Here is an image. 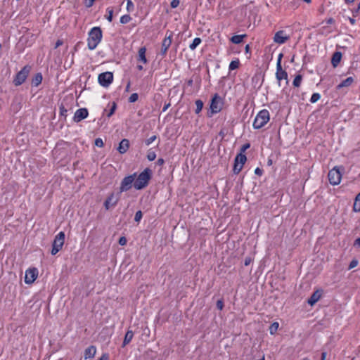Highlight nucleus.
Returning a JSON list of instances; mask_svg holds the SVG:
<instances>
[{"label": "nucleus", "instance_id": "60", "mask_svg": "<svg viewBox=\"0 0 360 360\" xmlns=\"http://www.w3.org/2000/svg\"><path fill=\"white\" fill-rule=\"evenodd\" d=\"M359 10H360V9H358V8H357L356 9H355V10H354V11H353V16H354V17H355V16H356V15H357V14H358V13H359Z\"/></svg>", "mask_w": 360, "mask_h": 360}, {"label": "nucleus", "instance_id": "53", "mask_svg": "<svg viewBox=\"0 0 360 360\" xmlns=\"http://www.w3.org/2000/svg\"><path fill=\"white\" fill-rule=\"evenodd\" d=\"M283 57V54L282 53H281L279 55H278V60H277V63H276V65L279 64L280 63V65H281V60H282V58Z\"/></svg>", "mask_w": 360, "mask_h": 360}, {"label": "nucleus", "instance_id": "29", "mask_svg": "<svg viewBox=\"0 0 360 360\" xmlns=\"http://www.w3.org/2000/svg\"><path fill=\"white\" fill-rule=\"evenodd\" d=\"M240 65L239 60H232L231 63L229 64V70H234L237 68H238Z\"/></svg>", "mask_w": 360, "mask_h": 360}, {"label": "nucleus", "instance_id": "50", "mask_svg": "<svg viewBox=\"0 0 360 360\" xmlns=\"http://www.w3.org/2000/svg\"><path fill=\"white\" fill-rule=\"evenodd\" d=\"M354 246L356 248L360 247V237L357 238L354 242Z\"/></svg>", "mask_w": 360, "mask_h": 360}, {"label": "nucleus", "instance_id": "16", "mask_svg": "<svg viewBox=\"0 0 360 360\" xmlns=\"http://www.w3.org/2000/svg\"><path fill=\"white\" fill-rule=\"evenodd\" d=\"M96 353V347L94 345H91L84 352V359L94 358Z\"/></svg>", "mask_w": 360, "mask_h": 360}, {"label": "nucleus", "instance_id": "14", "mask_svg": "<svg viewBox=\"0 0 360 360\" xmlns=\"http://www.w3.org/2000/svg\"><path fill=\"white\" fill-rule=\"evenodd\" d=\"M289 36L285 35V32L283 30H279L277 32H276L274 41V42L282 44H284L286 41L289 39Z\"/></svg>", "mask_w": 360, "mask_h": 360}, {"label": "nucleus", "instance_id": "36", "mask_svg": "<svg viewBox=\"0 0 360 360\" xmlns=\"http://www.w3.org/2000/svg\"><path fill=\"white\" fill-rule=\"evenodd\" d=\"M143 217V213L141 210H139L136 212L135 217H134V221L136 222H139Z\"/></svg>", "mask_w": 360, "mask_h": 360}, {"label": "nucleus", "instance_id": "55", "mask_svg": "<svg viewBox=\"0 0 360 360\" xmlns=\"http://www.w3.org/2000/svg\"><path fill=\"white\" fill-rule=\"evenodd\" d=\"M327 356V352H322L321 355V360H326Z\"/></svg>", "mask_w": 360, "mask_h": 360}, {"label": "nucleus", "instance_id": "20", "mask_svg": "<svg viewBox=\"0 0 360 360\" xmlns=\"http://www.w3.org/2000/svg\"><path fill=\"white\" fill-rule=\"evenodd\" d=\"M133 337H134V332L131 330H127L124 335V338L122 347H124L127 345H128L131 341Z\"/></svg>", "mask_w": 360, "mask_h": 360}, {"label": "nucleus", "instance_id": "44", "mask_svg": "<svg viewBox=\"0 0 360 360\" xmlns=\"http://www.w3.org/2000/svg\"><path fill=\"white\" fill-rule=\"evenodd\" d=\"M95 145L98 147H103V141L101 138H97L95 140Z\"/></svg>", "mask_w": 360, "mask_h": 360}, {"label": "nucleus", "instance_id": "35", "mask_svg": "<svg viewBox=\"0 0 360 360\" xmlns=\"http://www.w3.org/2000/svg\"><path fill=\"white\" fill-rule=\"evenodd\" d=\"M139 98V95L137 93L132 94L129 98V103H134L136 102Z\"/></svg>", "mask_w": 360, "mask_h": 360}, {"label": "nucleus", "instance_id": "47", "mask_svg": "<svg viewBox=\"0 0 360 360\" xmlns=\"http://www.w3.org/2000/svg\"><path fill=\"white\" fill-rule=\"evenodd\" d=\"M68 110L65 109V108L61 105L60 106V114L63 116H66V113H67Z\"/></svg>", "mask_w": 360, "mask_h": 360}, {"label": "nucleus", "instance_id": "12", "mask_svg": "<svg viewBox=\"0 0 360 360\" xmlns=\"http://www.w3.org/2000/svg\"><path fill=\"white\" fill-rule=\"evenodd\" d=\"M276 77L278 82L279 85L281 84V81L282 79H285L286 84H288V73L285 70H283L282 65H280V63L276 65Z\"/></svg>", "mask_w": 360, "mask_h": 360}, {"label": "nucleus", "instance_id": "62", "mask_svg": "<svg viewBox=\"0 0 360 360\" xmlns=\"http://www.w3.org/2000/svg\"><path fill=\"white\" fill-rule=\"evenodd\" d=\"M130 88V82H129L126 86V91H129Z\"/></svg>", "mask_w": 360, "mask_h": 360}, {"label": "nucleus", "instance_id": "58", "mask_svg": "<svg viewBox=\"0 0 360 360\" xmlns=\"http://www.w3.org/2000/svg\"><path fill=\"white\" fill-rule=\"evenodd\" d=\"M335 22V20L333 18H330L326 20L327 24H333Z\"/></svg>", "mask_w": 360, "mask_h": 360}, {"label": "nucleus", "instance_id": "51", "mask_svg": "<svg viewBox=\"0 0 360 360\" xmlns=\"http://www.w3.org/2000/svg\"><path fill=\"white\" fill-rule=\"evenodd\" d=\"M255 174H257L258 176H261L263 173V171L260 168L257 167L255 170Z\"/></svg>", "mask_w": 360, "mask_h": 360}, {"label": "nucleus", "instance_id": "2", "mask_svg": "<svg viewBox=\"0 0 360 360\" xmlns=\"http://www.w3.org/2000/svg\"><path fill=\"white\" fill-rule=\"evenodd\" d=\"M102 39V30L99 27H93L89 33L87 39L88 48L90 50H94L96 48Z\"/></svg>", "mask_w": 360, "mask_h": 360}, {"label": "nucleus", "instance_id": "7", "mask_svg": "<svg viewBox=\"0 0 360 360\" xmlns=\"http://www.w3.org/2000/svg\"><path fill=\"white\" fill-rule=\"evenodd\" d=\"M136 176V173L125 176L121 181L120 192L122 193L123 191H129L132 186H134Z\"/></svg>", "mask_w": 360, "mask_h": 360}, {"label": "nucleus", "instance_id": "61", "mask_svg": "<svg viewBox=\"0 0 360 360\" xmlns=\"http://www.w3.org/2000/svg\"><path fill=\"white\" fill-rule=\"evenodd\" d=\"M349 22H350V23L352 25H354L355 24L356 21H355V20L353 18H349Z\"/></svg>", "mask_w": 360, "mask_h": 360}, {"label": "nucleus", "instance_id": "57", "mask_svg": "<svg viewBox=\"0 0 360 360\" xmlns=\"http://www.w3.org/2000/svg\"><path fill=\"white\" fill-rule=\"evenodd\" d=\"M354 202H360V193L354 198Z\"/></svg>", "mask_w": 360, "mask_h": 360}, {"label": "nucleus", "instance_id": "3", "mask_svg": "<svg viewBox=\"0 0 360 360\" xmlns=\"http://www.w3.org/2000/svg\"><path fill=\"white\" fill-rule=\"evenodd\" d=\"M270 119L269 112L264 109L258 112L253 122V127L256 129L263 127Z\"/></svg>", "mask_w": 360, "mask_h": 360}, {"label": "nucleus", "instance_id": "10", "mask_svg": "<svg viewBox=\"0 0 360 360\" xmlns=\"http://www.w3.org/2000/svg\"><path fill=\"white\" fill-rule=\"evenodd\" d=\"M38 276V269L35 267L30 268L25 271V282L27 284L33 283Z\"/></svg>", "mask_w": 360, "mask_h": 360}, {"label": "nucleus", "instance_id": "24", "mask_svg": "<svg viewBox=\"0 0 360 360\" xmlns=\"http://www.w3.org/2000/svg\"><path fill=\"white\" fill-rule=\"evenodd\" d=\"M245 37H246V34L234 35L231 38V41L233 44H238L240 42H242L243 38Z\"/></svg>", "mask_w": 360, "mask_h": 360}, {"label": "nucleus", "instance_id": "6", "mask_svg": "<svg viewBox=\"0 0 360 360\" xmlns=\"http://www.w3.org/2000/svg\"><path fill=\"white\" fill-rule=\"evenodd\" d=\"M223 105V100L218 95V94H215L211 100L210 103V114H208V117H212L213 114H216L220 112L222 109Z\"/></svg>", "mask_w": 360, "mask_h": 360}, {"label": "nucleus", "instance_id": "48", "mask_svg": "<svg viewBox=\"0 0 360 360\" xmlns=\"http://www.w3.org/2000/svg\"><path fill=\"white\" fill-rule=\"evenodd\" d=\"M353 210L356 212H360V204H353Z\"/></svg>", "mask_w": 360, "mask_h": 360}, {"label": "nucleus", "instance_id": "30", "mask_svg": "<svg viewBox=\"0 0 360 360\" xmlns=\"http://www.w3.org/2000/svg\"><path fill=\"white\" fill-rule=\"evenodd\" d=\"M243 167L238 162L234 161L233 168V172L235 174H238L240 173V172L242 170Z\"/></svg>", "mask_w": 360, "mask_h": 360}, {"label": "nucleus", "instance_id": "22", "mask_svg": "<svg viewBox=\"0 0 360 360\" xmlns=\"http://www.w3.org/2000/svg\"><path fill=\"white\" fill-rule=\"evenodd\" d=\"M247 160L246 155L244 154H242L241 153H238L236 158L234 161L242 165L243 167L244 164L245 163Z\"/></svg>", "mask_w": 360, "mask_h": 360}, {"label": "nucleus", "instance_id": "15", "mask_svg": "<svg viewBox=\"0 0 360 360\" xmlns=\"http://www.w3.org/2000/svg\"><path fill=\"white\" fill-rule=\"evenodd\" d=\"M322 295V290H315L312 295L310 296V297L307 300V303L310 306L314 305L321 298Z\"/></svg>", "mask_w": 360, "mask_h": 360}, {"label": "nucleus", "instance_id": "4", "mask_svg": "<svg viewBox=\"0 0 360 360\" xmlns=\"http://www.w3.org/2000/svg\"><path fill=\"white\" fill-rule=\"evenodd\" d=\"M65 233L59 232L56 236L52 243L51 255H56L63 248L65 242Z\"/></svg>", "mask_w": 360, "mask_h": 360}, {"label": "nucleus", "instance_id": "31", "mask_svg": "<svg viewBox=\"0 0 360 360\" xmlns=\"http://www.w3.org/2000/svg\"><path fill=\"white\" fill-rule=\"evenodd\" d=\"M131 20V18L129 15H124L120 18V22L122 24H127Z\"/></svg>", "mask_w": 360, "mask_h": 360}, {"label": "nucleus", "instance_id": "49", "mask_svg": "<svg viewBox=\"0 0 360 360\" xmlns=\"http://www.w3.org/2000/svg\"><path fill=\"white\" fill-rule=\"evenodd\" d=\"M109 355L107 353H104L102 354V356L99 358L98 360H108Z\"/></svg>", "mask_w": 360, "mask_h": 360}, {"label": "nucleus", "instance_id": "63", "mask_svg": "<svg viewBox=\"0 0 360 360\" xmlns=\"http://www.w3.org/2000/svg\"><path fill=\"white\" fill-rule=\"evenodd\" d=\"M111 200H112V198H111V197H108V198L105 200V201L104 202L108 203V202H110V201Z\"/></svg>", "mask_w": 360, "mask_h": 360}, {"label": "nucleus", "instance_id": "25", "mask_svg": "<svg viewBox=\"0 0 360 360\" xmlns=\"http://www.w3.org/2000/svg\"><path fill=\"white\" fill-rule=\"evenodd\" d=\"M279 324L278 322H274L269 326V330L271 335H274L278 330Z\"/></svg>", "mask_w": 360, "mask_h": 360}, {"label": "nucleus", "instance_id": "33", "mask_svg": "<svg viewBox=\"0 0 360 360\" xmlns=\"http://www.w3.org/2000/svg\"><path fill=\"white\" fill-rule=\"evenodd\" d=\"M321 98V96L319 93H314L310 98L311 103H314L318 101Z\"/></svg>", "mask_w": 360, "mask_h": 360}, {"label": "nucleus", "instance_id": "54", "mask_svg": "<svg viewBox=\"0 0 360 360\" xmlns=\"http://www.w3.org/2000/svg\"><path fill=\"white\" fill-rule=\"evenodd\" d=\"M63 44V41L62 40L58 39L55 44V49H57L58 47L61 46Z\"/></svg>", "mask_w": 360, "mask_h": 360}, {"label": "nucleus", "instance_id": "56", "mask_svg": "<svg viewBox=\"0 0 360 360\" xmlns=\"http://www.w3.org/2000/svg\"><path fill=\"white\" fill-rule=\"evenodd\" d=\"M164 163H165V160L162 158H159L157 160V165H162Z\"/></svg>", "mask_w": 360, "mask_h": 360}, {"label": "nucleus", "instance_id": "23", "mask_svg": "<svg viewBox=\"0 0 360 360\" xmlns=\"http://www.w3.org/2000/svg\"><path fill=\"white\" fill-rule=\"evenodd\" d=\"M354 82V79L352 77H349L345 80H343L340 84L338 85V89H341L342 87H346L350 86Z\"/></svg>", "mask_w": 360, "mask_h": 360}, {"label": "nucleus", "instance_id": "43", "mask_svg": "<svg viewBox=\"0 0 360 360\" xmlns=\"http://www.w3.org/2000/svg\"><path fill=\"white\" fill-rule=\"evenodd\" d=\"M134 9V4L131 0H127V10L131 11Z\"/></svg>", "mask_w": 360, "mask_h": 360}, {"label": "nucleus", "instance_id": "1", "mask_svg": "<svg viewBox=\"0 0 360 360\" xmlns=\"http://www.w3.org/2000/svg\"><path fill=\"white\" fill-rule=\"evenodd\" d=\"M151 177V169L149 168H146L141 174H139V176L136 175L134 183V187L136 190H141L146 188L148 186Z\"/></svg>", "mask_w": 360, "mask_h": 360}, {"label": "nucleus", "instance_id": "64", "mask_svg": "<svg viewBox=\"0 0 360 360\" xmlns=\"http://www.w3.org/2000/svg\"><path fill=\"white\" fill-rule=\"evenodd\" d=\"M137 68H138V70H143V66H142L141 65H137Z\"/></svg>", "mask_w": 360, "mask_h": 360}, {"label": "nucleus", "instance_id": "5", "mask_svg": "<svg viewBox=\"0 0 360 360\" xmlns=\"http://www.w3.org/2000/svg\"><path fill=\"white\" fill-rule=\"evenodd\" d=\"M31 69H32V68L29 65L24 66L22 68V70L16 74V75L13 79L14 85L18 86L21 85L22 83H24L25 81L26 80L27 77H28Z\"/></svg>", "mask_w": 360, "mask_h": 360}, {"label": "nucleus", "instance_id": "45", "mask_svg": "<svg viewBox=\"0 0 360 360\" xmlns=\"http://www.w3.org/2000/svg\"><path fill=\"white\" fill-rule=\"evenodd\" d=\"M253 261V259L248 256V257H246L245 258V260H244V265L245 266H248L249 264H250V263Z\"/></svg>", "mask_w": 360, "mask_h": 360}, {"label": "nucleus", "instance_id": "34", "mask_svg": "<svg viewBox=\"0 0 360 360\" xmlns=\"http://www.w3.org/2000/svg\"><path fill=\"white\" fill-rule=\"evenodd\" d=\"M108 15H106V19L109 22H112L113 17V9L112 8H107Z\"/></svg>", "mask_w": 360, "mask_h": 360}, {"label": "nucleus", "instance_id": "17", "mask_svg": "<svg viewBox=\"0 0 360 360\" xmlns=\"http://www.w3.org/2000/svg\"><path fill=\"white\" fill-rule=\"evenodd\" d=\"M129 148V140L124 139L120 141L119 146L117 148V150L121 154H123L127 151Z\"/></svg>", "mask_w": 360, "mask_h": 360}, {"label": "nucleus", "instance_id": "40", "mask_svg": "<svg viewBox=\"0 0 360 360\" xmlns=\"http://www.w3.org/2000/svg\"><path fill=\"white\" fill-rule=\"evenodd\" d=\"M127 240L126 237L121 236L119 238V240H118L119 245L123 246V245H125L127 244Z\"/></svg>", "mask_w": 360, "mask_h": 360}, {"label": "nucleus", "instance_id": "28", "mask_svg": "<svg viewBox=\"0 0 360 360\" xmlns=\"http://www.w3.org/2000/svg\"><path fill=\"white\" fill-rule=\"evenodd\" d=\"M201 43V39L196 37L193 39V42L190 44L189 48L191 50L195 49V48Z\"/></svg>", "mask_w": 360, "mask_h": 360}, {"label": "nucleus", "instance_id": "8", "mask_svg": "<svg viewBox=\"0 0 360 360\" xmlns=\"http://www.w3.org/2000/svg\"><path fill=\"white\" fill-rule=\"evenodd\" d=\"M328 180L330 184L338 185L340 184L342 174L340 169L338 167H335L329 171L328 174Z\"/></svg>", "mask_w": 360, "mask_h": 360}, {"label": "nucleus", "instance_id": "52", "mask_svg": "<svg viewBox=\"0 0 360 360\" xmlns=\"http://www.w3.org/2000/svg\"><path fill=\"white\" fill-rule=\"evenodd\" d=\"M115 205L116 204H104L106 210L114 208Z\"/></svg>", "mask_w": 360, "mask_h": 360}, {"label": "nucleus", "instance_id": "21", "mask_svg": "<svg viewBox=\"0 0 360 360\" xmlns=\"http://www.w3.org/2000/svg\"><path fill=\"white\" fill-rule=\"evenodd\" d=\"M42 79L41 73H37L32 79V85L34 86H38L41 83Z\"/></svg>", "mask_w": 360, "mask_h": 360}, {"label": "nucleus", "instance_id": "11", "mask_svg": "<svg viewBox=\"0 0 360 360\" xmlns=\"http://www.w3.org/2000/svg\"><path fill=\"white\" fill-rule=\"evenodd\" d=\"M168 32H167V34H168ZM172 32H169V34L168 35L166 34L165 38L163 39L162 42L160 54L162 57L166 56L167 50L172 44Z\"/></svg>", "mask_w": 360, "mask_h": 360}, {"label": "nucleus", "instance_id": "18", "mask_svg": "<svg viewBox=\"0 0 360 360\" xmlns=\"http://www.w3.org/2000/svg\"><path fill=\"white\" fill-rule=\"evenodd\" d=\"M342 58V53L336 51L333 53L331 59V64L334 68H336L340 63Z\"/></svg>", "mask_w": 360, "mask_h": 360}, {"label": "nucleus", "instance_id": "37", "mask_svg": "<svg viewBox=\"0 0 360 360\" xmlns=\"http://www.w3.org/2000/svg\"><path fill=\"white\" fill-rule=\"evenodd\" d=\"M116 108H117V104L115 102H113L109 112L107 114V116L108 117H111L114 114V112L116 110Z\"/></svg>", "mask_w": 360, "mask_h": 360}, {"label": "nucleus", "instance_id": "9", "mask_svg": "<svg viewBox=\"0 0 360 360\" xmlns=\"http://www.w3.org/2000/svg\"><path fill=\"white\" fill-rule=\"evenodd\" d=\"M99 84L104 87H108L113 80V74L111 72H105L98 75Z\"/></svg>", "mask_w": 360, "mask_h": 360}, {"label": "nucleus", "instance_id": "13", "mask_svg": "<svg viewBox=\"0 0 360 360\" xmlns=\"http://www.w3.org/2000/svg\"><path fill=\"white\" fill-rule=\"evenodd\" d=\"M89 115V112L86 108H79L78 109L73 117V120L75 122H79L82 120L87 117Z\"/></svg>", "mask_w": 360, "mask_h": 360}, {"label": "nucleus", "instance_id": "38", "mask_svg": "<svg viewBox=\"0 0 360 360\" xmlns=\"http://www.w3.org/2000/svg\"><path fill=\"white\" fill-rule=\"evenodd\" d=\"M216 306L219 310H222L224 307V300L222 299L218 300L217 301Z\"/></svg>", "mask_w": 360, "mask_h": 360}, {"label": "nucleus", "instance_id": "27", "mask_svg": "<svg viewBox=\"0 0 360 360\" xmlns=\"http://www.w3.org/2000/svg\"><path fill=\"white\" fill-rule=\"evenodd\" d=\"M302 80V75H296L293 80V82H292L293 86L295 87H299L301 84Z\"/></svg>", "mask_w": 360, "mask_h": 360}, {"label": "nucleus", "instance_id": "59", "mask_svg": "<svg viewBox=\"0 0 360 360\" xmlns=\"http://www.w3.org/2000/svg\"><path fill=\"white\" fill-rule=\"evenodd\" d=\"M170 106V103L165 104L163 107L162 111L165 112L167 110V108Z\"/></svg>", "mask_w": 360, "mask_h": 360}, {"label": "nucleus", "instance_id": "41", "mask_svg": "<svg viewBox=\"0 0 360 360\" xmlns=\"http://www.w3.org/2000/svg\"><path fill=\"white\" fill-rule=\"evenodd\" d=\"M358 265V261L356 259H353L350 262L348 269H352L356 267Z\"/></svg>", "mask_w": 360, "mask_h": 360}, {"label": "nucleus", "instance_id": "26", "mask_svg": "<svg viewBox=\"0 0 360 360\" xmlns=\"http://www.w3.org/2000/svg\"><path fill=\"white\" fill-rule=\"evenodd\" d=\"M195 105H196V108H195V112L196 114H199L203 108V102L201 100L198 99L195 101Z\"/></svg>", "mask_w": 360, "mask_h": 360}, {"label": "nucleus", "instance_id": "39", "mask_svg": "<svg viewBox=\"0 0 360 360\" xmlns=\"http://www.w3.org/2000/svg\"><path fill=\"white\" fill-rule=\"evenodd\" d=\"M157 139V136L156 135H154V136H152L151 137L148 138V139H146L145 141V143H146V146H149L150 143H152L155 140H156Z\"/></svg>", "mask_w": 360, "mask_h": 360}, {"label": "nucleus", "instance_id": "42", "mask_svg": "<svg viewBox=\"0 0 360 360\" xmlns=\"http://www.w3.org/2000/svg\"><path fill=\"white\" fill-rule=\"evenodd\" d=\"M250 147V144L249 143H247L242 146L240 150V153L243 154L244 152H245L246 150H248Z\"/></svg>", "mask_w": 360, "mask_h": 360}, {"label": "nucleus", "instance_id": "32", "mask_svg": "<svg viewBox=\"0 0 360 360\" xmlns=\"http://www.w3.org/2000/svg\"><path fill=\"white\" fill-rule=\"evenodd\" d=\"M156 158V153L155 151L149 150L147 154V158L149 161H153Z\"/></svg>", "mask_w": 360, "mask_h": 360}, {"label": "nucleus", "instance_id": "46", "mask_svg": "<svg viewBox=\"0 0 360 360\" xmlns=\"http://www.w3.org/2000/svg\"><path fill=\"white\" fill-rule=\"evenodd\" d=\"M179 5V0H172L170 6L172 8H175Z\"/></svg>", "mask_w": 360, "mask_h": 360}, {"label": "nucleus", "instance_id": "19", "mask_svg": "<svg viewBox=\"0 0 360 360\" xmlns=\"http://www.w3.org/2000/svg\"><path fill=\"white\" fill-rule=\"evenodd\" d=\"M146 48L145 46L141 47L139 50L138 61L143 63H147L148 60L146 57Z\"/></svg>", "mask_w": 360, "mask_h": 360}]
</instances>
